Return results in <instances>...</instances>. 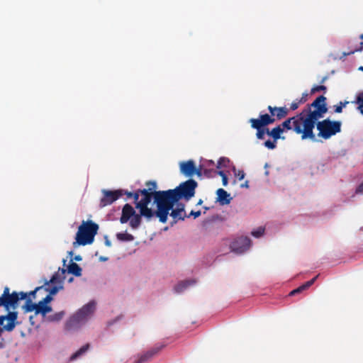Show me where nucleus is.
<instances>
[{
    "label": "nucleus",
    "instance_id": "52",
    "mask_svg": "<svg viewBox=\"0 0 363 363\" xmlns=\"http://www.w3.org/2000/svg\"><path fill=\"white\" fill-rule=\"evenodd\" d=\"M72 281H73V278H72V277L69 278V280H68L69 282H72Z\"/></svg>",
    "mask_w": 363,
    "mask_h": 363
},
{
    "label": "nucleus",
    "instance_id": "26",
    "mask_svg": "<svg viewBox=\"0 0 363 363\" xmlns=\"http://www.w3.org/2000/svg\"><path fill=\"white\" fill-rule=\"evenodd\" d=\"M116 238L121 241H132L134 240L133 235L128 233H119L116 234Z\"/></svg>",
    "mask_w": 363,
    "mask_h": 363
},
{
    "label": "nucleus",
    "instance_id": "6",
    "mask_svg": "<svg viewBox=\"0 0 363 363\" xmlns=\"http://www.w3.org/2000/svg\"><path fill=\"white\" fill-rule=\"evenodd\" d=\"M26 298V294L23 291L10 292V289L5 286L3 294L0 296V306H3L9 312H16L18 307V302Z\"/></svg>",
    "mask_w": 363,
    "mask_h": 363
},
{
    "label": "nucleus",
    "instance_id": "37",
    "mask_svg": "<svg viewBox=\"0 0 363 363\" xmlns=\"http://www.w3.org/2000/svg\"><path fill=\"white\" fill-rule=\"evenodd\" d=\"M64 312L62 311L57 313L51 317V320L58 321L62 318Z\"/></svg>",
    "mask_w": 363,
    "mask_h": 363
},
{
    "label": "nucleus",
    "instance_id": "11",
    "mask_svg": "<svg viewBox=\"0 0 363 363\" xmlns=\"http://www.w3.org/2000/svg\"><path fill=\"white\" fill-rule=\"evenodd\" d=\"M197 186L198 184L195 180L189 179L187 181L181 183L173 190L178 201L182 199H184L188 201L194 196Z\"/></svg>",
    "mask_w": 363,
    "mask_h": 363
},
{
    "label": "nucleus",
    "instance_id": "24",
    "mask_svg": "<svg viewBox=\"0 0 363 363\" xmlns=\"http://www.w3.org/2000/svg\"><path fill=\"white\" fill-rule=\"evenodd\" d=\"M89 348V344H86L84 346H82L79 350H78L76 352H74L71 357L70 360L73 361L78 357H79L81 355L84 354Z\"/></svg>",
    "mask_w": 363,
    "mask_h": 363
},
{
    "label": "nucleus",
    "instance_id": "22",
    "mask_svg": "<svg viewBox=\"0 0 363 363\" xmlns=\"http://www.w3.org/2000/svg\"><path fill=\"white\" fill-rule=\"evenodd\" d=\"M317 277H318V276L315 277L314 278H313L312 279L306 281V283H304L301 286H298V288L292 290L289 293V296H294L296 294H300L302 291L308 289L311 286H312L313 284V283L316 280Z\"/></svg>",
    "mask_w": 363,
    "mask_h": 363
},
{
    "label": "nucleus",
    "instance_id": "51",
    "mask_svg": "<svg viewBox=\"0 0 363 363\" xmlns=\"http://www.w3.org/2000/svg\"><path fill=\"white\" fill-rule=\"evenodd\" d=\"M358 69L363 72V66L359 67Z\"/></svg>",
    "mask_w": 363,
    "mask_h": 363
},
{
    "label": "nucleus",
    "instance_id": "38",
    "mask_svg": "<svg viewBox=\"0 0 363 363\" xmlns=\"http://www.w3.org/2000/svg\"><path fill=\"white\" fill-rule=\"evenodd\" d=\"M121 192V196L123 195H126L128 198H132V196L133 195V192H130L126 190L123 189H118Z\"/></svg>",
    "mask_w": 363,
    "mask_h": 363
},
{
    "label": "nucleus",
    "instance_id": "35",
    "mask_svg": "<svg viewBox=\"0 0 363 363\" xmlns=\"http://www.w3.org/2000/svg\"><path fill=\"white\" fill-rule=\"evenodd\" d=\"M352 103L358 104H363V91L359 92L356 97V100L353 101Z\"/></svg>",
    "mask_w": 363,
    "mask_h": 363
},
{
    "label": "nucleus",
    "instance_id": "12",
    "mask_svg": "<svg viewBox=\"0 0 363 363\" xmlns=\"http://www.w3.org/2000/svg\"><path fill=\"white\" fill-rule=\"evenodd\" d=\"M18 312H9L6 315H0V335L4 331L11 332L18 325Z\"/></svg>",
    "mask_w": 363,
    "mask_h": 363
},
{
    "label": "nucleus",
    "instance_id": "5",
    "mask_svg": "<svg viewBox=\"0 0 363 363\" xmlns=\"http://www.w3.org/2000/svg\"><path fill=\"white\" fill-rule=\"evenodd\" d=\"M95 306L96 304L94 301H91L84 306L67 321L65 325L66 330H73L79 328L94 313Z\"/></svg>",
    "mask_w": 363,
    "mask_h": 363
},
{
    "label": "nucleus",
    "instance_id": "4",
    "mask_svg": "<svg viewBox=\"0 0 363 363\" xmlns=\"http://www.w3.org/2000/svg\"><path fill=\"white\" fill-rule=\"evenodd\" d=\"M98 230V224L92 220L82 221L76 234V241L73 243L74 246L91 244L94 242V236L97 234Z\"/></svg>",
    "mask_w": 363,
    "mask_h": 363
},
{
    "label": "nucleus",
    "instance_id": "13",
    "mask_svg": "<svg viewBox=\"0 0 363 363\" xmlns=\"http://www.w3.org/2000/svg\"><path fill=\"white\" fill-rule=\"evenodd\" d=\"M62 279L60 277V274L59 272L53 274L50 281H45V284L42 286L43 290L45 291L49 292L47 296H50L52 297L53 295H55L60 289H62L63 287L62 286Z\"/></svg>",
    "mask_w": 363,
    "mask_h": 363
},
{
    "label": "nucleus",
    "instance_id": "53",
    "mask_svg": "<svg viewBox=\"0 0 363 363\" xmlns=\"http://www.w3.org/2000/svg\"><path fill=\"white\" fill-rule=\"evenodd\" d=\"M360 38L363 40V34L360 35Z\"/></svg>",
    "mask_w": 363,
    "mask_h": 363
},
{
    "label": "nucleus",
    "instance_id": "28",
    "mask_svg": "<svg viewBox=\"0 0 363 363\" xmlns=\"http://www.w3.org/2000/svg\"><path fill=\"white\" fill-rule=\"evenodd\" d=\"M43 287L42 286H40L36 287L33 291H31L30 292H24L25 294H26V299L30 298V296H32L33 298H35V296L36 293L38 291H40L43 290Z\"/></svg>",
    "mask_w": 363,
    "mask_h": 363
},
{
    "label": "nucleus",
    "instance_id": "31",
    "mask_svg": "<svg viewBox=\"0 0 363 363\" xmlns=\"http://www.w3.org/2000/svg\"><path fill=\"white\" fill-rule=\"evenodd\" d=\"M326 89H327V88L325 86L318 85V86H313L311 89V94H315V92H318V91H323L324 92H325Z\"/></svg>",
    "mask_w": 363,
    "mask_h": 363
},
{
    "label": "nucleus",
    "instance_id": "27",
    "mask_svg": "<svg viewBox=\"0 0 363 363\" xmlns=\"http://www.w3.org/2000/svg\"><path fill=\"white\" fill-rule=\"evenodd\" d=\"M349 104V101H340L339 104L334 106L335 110L334 111L337 113H340L342 111L343 107H345L347 104Z\"/></svg>",
    "mask_w": 363,
    "mask_h": 363
},
{
    "label": "nucleus",
    "instance_id": "3",
    "mask_svg": "<svg viewBox=\"0 0 363 363\" xmlns=\"http://www.w3.org/2000/svg\"><path fill=\"white\" fill-rule=\"evenodd\" d=\"M259 120L255 118H250L249 123L251 127L257 130L256 137L258 140H264L265 135L271 137L273 140H267L264 143V147L269 150H274L277 147V142L279 139H284V137H281L283 133L280 126L277 125L276 127L269 129L267 126L269 124H259Z\"/></svg>",
    "mask_w": 363,
    "mask_h": 363
},
{
    "label": "nucleus",
    "instance_id": "9",
    "mask_svg": "<svg viewBox=\"0 0 363 363\" xmlns=\"http://www.w3.org/2000/svg\"><path fill=\"white\" fill-rule=\"evenodd\" d=\"M142 217H144V215H141V210H139V213H136L133 207L130 204L126 203L122 208L120 222L123 224L130 221V226L133 229H137L141 224Z\"/></svg>",
    "mask_w": 363,
    "mask_h": 363
},
{
    "label": "nucleus",
    "instance_id": "32",
    "mask_svg": "<svg viewBox=\"0 0 363 363\" xmlns=\"http://www.w3.org/2000/svg\"><path fill=\"white\" fill-rule=\"evenodd\" d=\"M145 185L148 187L150 191H155L157 189V183L155 181H148Z\"/></svg>",
    "mask_w": 363,
    "mask_h": 363
},
{
    "label": "nucleus",
    "instance_id": "2",
    "mask_svg": "<svg viewBox=\"0 0 363 363\" xmlns=\"http://www.w3.org/2000/svg\"><path fill=\"white\" fill-rule=\"evenodd\" d=\"M178 201L173 189L155 191L154 203L157 206V210H152L153 218L157 217L161 223H165L169 211Z\"/></svg>",
    "mask_w": 363,
    "mask_h": 363
},
{
    "label": "nucleus",
    "instance_id": "48",
    "mask_svg": "<svg viewBox=\"0 0 363 363\" xmlns=\"http://www.w3.org/2000/svg\"><path fill=\"white\" fill-rule=\"evenodd\" d=\"M241 186H242V187H247H247H248V182H247V181H246V182H245V184H242V185H241Z\"/></svg>",
    "mask_w": 363,
    "mask_h": 363
},
{
    "label": "nucleus",
    "instance_id": "43",
    "mask_svg": "<svg viewBox=\"0 0 363 363\" xmlns=\"http://www.w3.org/2000/svg\"><path fill=\"white\" fill-rule=\"evenodd\" d=\"M356 193L357 194H362L363 193V182L361 183L358 187L356 189Z\"/></svg>",
    "mask_w": 363,
    "mask_h": 363
},
{
    "label": "nucleus",
    "instance_id": "54",
    "mask_svg": "<svg viewBox=\"0 0 363 363\" xmlns=\"http://www.w3.org/2000/svg\"><path fill=\"white\" fill-rule=\"evenodd\" d=\"M201 202H202V201H201V200H200V201H199V203H199V204H201Z\"/></svg>",
    "mask_w": 363,
    "mask_h": 363
},
{
    "label": "nucleus",
    "instance_id": "33",
    "mask_svg": "<svg viewBox=\"0 0 363 363\" xmlns=\"http://www.w3.org/2000/svg\"><path fill=\"white\" fill-rule=\"evenodd\" d=\"M218 174L222 177V183L223 186H227L228 184V177L223 171H218Z\"/></svg>",
    "mask_w": 363,
    "mask_h": 363
},
{
    "label": "nucleus",
    "instance_id": "41",
    "mask_svg": "<svg viewBox=\"0 0 363 363\" xmlns=\"http://www.w3.org/2000/svg\"><path fill=\"white\" fill-rule=\"evenodd\" d=\"M200 215H201L200 211H191L190 214L189 216H186V217H190L191 216H192L196 218L199 217Z\"/></svg>",
    "mask_w": 363,
    "mask_h": 363
},
{
    "label": "nucleus",
    "instance_id": "39",
    "mask_svg": "<svg viewBox=\"0 0 363 363\" xmlns=\"http://www.w3.org/2000/svg\"><path fill=\"white\" fill-rule=\"evenodd\" d=\"M139 196H140V194L138 192V190H137L136 191L133 192V195L132 196V198H133L134 199V203L136 205L137 203L139 202Z\"/></svg>",
    "mask_w": 363,
    "mask_h": 363
},
{
    "label": "nucleus",
    "instance_id": "16",
    "mask_svg": "<svg viewBox=\"0 0 363 363\" xmlns=\"http://www.w3.org/2000/svg\"><path fill=\"white\" fill-rule=\"evenodd\" d=\"M169 215L172 218V225L177 223L178 220H184L186 217L184 205L183 203H177V208L174 209L172 208Z\"/></svg>",
    "mask_w": 363,
    "mask_h": 363
},
{
    "label": "nucleus",
    "instance_id": "21",
    "mask_svg": "<svg viewBox=\"0 0 363 363\" xmlns=\"http://www.w3.org/2000/svg\"><path fill=\"white\" fill-rule=\"evenodd\" d=\"M218 198L217 200L221 205H227L230 203L232 198L230 194L223 189H218L216 191Z\"/></svg>",
    "mask_w": 363,
    "mask_h": 363
},
{
    "label": "nucleus",
    "instance_id": "7",
    "mask_svg": "<svg viewBox=\"0 0 363 363\" xmlns=\"http://www.w3.org/2000/svg\"><path fill=\"white\" fill-rule=\"evenodd\" d=\"M341 122L339 121H330L328 118L323 121H316V125L318 130V136L325 140L330 138L341 131Z\"/></svg>",
    "mask_w": 363,
    "mask_h": 363
},
{
    "label": "nucleus",
    "instance_id": "44",
    "mask_svg": "<svg viewBox=\"0 0 363 363\" xmlns=\"http://www.w3.org/2000/svg\"><path fill=\"white\" fill-rule=\"evenodd\" d=\"M357 105L358 111H359V112L363 115V104H358Z\"/></svg>",
    "mask_w": 363,
    "mask_h": 363
},
{
    "label": "nucleus",
    "instance_id": "30",
    "mask_svg": "<svg viewBox=\"0 0 363 363\" xmlns=\"http://www.w3.org/2000/svg\"><path fill=\"white\" fill-rule=\"evenodd\" d=\"M229 162V160L225 157H220L218 161L216 167L218 169L221 168L222 167H225L226 164Z\"/></svg>",
    "mask_w": 363,
    "mask_h": 363
},
{
    "label": "nucleus",
    "instance_id": "36",
    "mask_svg": "<svg viewBox=\"0 0 363 363\" xmlns=\"http://www.w3.org/2000/svg\"><path fill=\"white\" fill-rule=\"evenodd\" d=\"M235 175L238 178L239 180H242L245 178V174L242 170L236 171L234 169Z\"/></svg>",
    "mask_w": 363,
    "mask_h": 363
},
{
    "label": "nucleus",
    "instance_id": "50",
    "mask_svg": "<svg viewBox=\"0 0 363 363\" xmlns=\"http://www.w3.org/2000/svg\"><path fill=\"white\" fill-rule=\"evenodd\" d=\"M208 165H214V162L213 160H208Z\"/></svg>",
    "mask_w": 363,
    "mask_h": 363
},
{
    "label": "nucleus",
    "instance_id": "23",
    "mask_svg": "<svg viewBox=\"0 0 363 363\" xmlns=\"http://www.w3.org/2000/svg\"><path fill=\"white\" fill-rule=\"evenodd\" d=\"M195 283L194 280H184L179 282L174 286V291L177 293H181L186 289L189 286L192 285Z\"/></svg>",
    "mask_w": 363,
    "mask_h": 363
},
{
    "label": "nucleus",
    "instance_id": "34",
    "mask_svg": "<svg viewBox=\"0 0 363 363\" xmlns=\"http://www.w3.org/2000/svg\"><path fill=\"white\" fill-rule=\"evenodd\" d=\"M301 104L302 103H301L300 99H296L295 101H294L291 103V104L290 106L289 110L290 109L292 110V111L296 110L298 108L299 105Z\"/></svg>",
    "mask_w": 363,
    "mask_h": 363
},
{
    "label": "nucleus",
    "instance_id": "49",
    "mask_svg": "<svg viewBox=\"0 0 363 363\" xmlns=\"http://www.w3.org/2000/svg\"><path fill=\"white\" fill-rule=\"evenodd\" d=\"M106 245L110 247L111 245V242L108 240H106L105 242Z\"/></svg>",
    "mask_w": 363,
    "mask_h": 363
},
{
    "label": "nucleus",
    "instance_id": "15",
    "mask_svg": "<svg viewBox=\"0 0 363 363\" xmlns=\"http://www.w3.org/2000/svg\"><path fill=\"white\" fill-rule=\"evenodd\" d=\"M104 196L101 199L100 201V207H105L106 206L111 205L120 197H121V192L118 190L110 191V190H103Z\"/></svg>",
    "mask_w": 363,
    "mask_h": 363
},
{
    "label": "nucleus",
    "instance_id": "47",
    "mask_svg": "<svg viewBox=\"0 0 363 363\" xmlns=\"http://www.w3.org/2000/svg\"><path fill=\"white\" fill-rule=\"evenodd\" d=\"M74 259L76 261H81L82 260V257L80 255H77L74 257Z\"/></svg>",
    "mask_w": 363,
    "mask_h": 363
},
{
    "label": "nucleus",
    "instance_id": "10",
    "mask_svg": "<svg viewBox=\"0 0 363 363\" xmlns=\"http://www.w3.org/2000/svg\"><path fill=\"white\" fill-rule=\"evenodd\" d=\"M140 195L143 198L136 203V208L141 210V215H144V218L147 221H150L153 218L152 209L148 207L152 199H154L155 191H151L149 189H138Z\"/></svg>",
    "mask_w": 363,
    "mask_h": 363
},
{
    "label": "nucleus",
    "instance_id": "42",
    "mask_svg": "<svg viewBox=\"0 0 363 363\" xmlns=\"http://www.w3.org/2000/svg\"><path fill=\"white\" fill-rule=\"evenodd\" d=\"M213 172V170L212 169H205L203 170V174L208 177H211V174Z\"/></svg>",
    "mask_w": 363,
    "mask_h": 363
},
{
    "label": "nucleus",
    "instance_id": "20",
    "mask_svg": "<svg viewBox=\"0 0 363 363\" xmlns=\"http://www.w3.org/2000/svg\"><path fill=\"white\" fill-rule=\"evenodd\" d=\"M82 268L75 262H72L68 267L67 269H59L58 272H60V276H63L62 278V279H65V274L67 272L69 274H72L76 277H80L82 275Z\"/></svg>",
    "mask_w": 363,
    "mask_h": 363
},
{
    "label": "nucleus",
    "instance_id": "1",
    "mask_svg": "<svg viewBox=\"0 0 363 363\" xmlns=\"http://www.w3.org/2000/svg\"><path fill=\"white\" fill-rule=\"evenodd\" d=\"M328 111L326 97L323 95L317 97L312 104H308L302 111L296 116L287 118L278 125L282 132L293 130L297 134H301V139L309 138L315 140L313 128L316 121L324 116Z\"/></svg>",
    "mask_w": 363,
    "mask_h": 363
},
{
    "label": "nucleus",
    "instance_id": "14",
    "mask_svg": "<svg viewBox=\"0 0 363 363\" xmlns=\"http://www.w3.org/2000/svg\"><path fill=\"white\" fill-rule=\"evenodd\" d=\"M251 245V240L246 236H240L235 238L230 245L232 252L242 254L246 252Z\"/></svg>",
    "mask_w": 363,
    "mask_h": 363
},
{
    "label": "nucleus",
    "instance_id": "45",
    "mask_svg": "<svg viewBox=\"0 0 363 363\" xmlns=\"http://www.w3.org/2000/svg\"><path fill=\"white\" fill-rule=\"evenodd\" d=\"M195 174H196L197 176H199V177L201 176V174H202V172H201V168H200V169H196Z\"/></svg>",
    "mask_w": 363,
    "mask_h": 363
},
{
    "label": "nucleus",
    "instance_id": "29",
    "mask_svg": "<svg viewBox=\"0 0 363 363\" xmlns=\"http://www.w3.org/2000/svg\"><path fill=\"white\" fill-rule=\"evenodd\" d=\"M264 233V228L262 227H259L257 230H253L252 232V235H253L255 238H259L261 237Z\"/></svg>",
    "mask_w": 363,
    "mask_h": 363
},
{
    "label": "nucleus",
    "instance_id": "8",
    "mask_svg": "<svg viewBox=\"0 0 363 363\" xmlns=\"http://www.w3.org/2000/svg\"><path fill=\"white\" fill-rule=\"evenodd\" d=\"M267 109L270 114H260L259 118V124H273L277 121H281L289 115V108L286 106H268Z\"/></svg>",
    "mask_w": 363,
    "mask_h": 363
},
{
    "label": "nucleus",
    "instance_id": "25",
    "mask_svg": "<svg viewBox=\"0 0 363 363\" xmlns=\"http://www.w3.org/2000/svg\"><path fill=\"white\" fill-rule=\"evenodd\" d=\"M26 303L24 306H23V309L25 313L32 312L35 310V303L32 302L30 298L25 299Z\"/></svg>",
    "mask_w": 363,
    "mask_h": 363
},
{
    "label": "nucleus",
    "instance_id": "46",
    "mask_svg": "<svg viewBox=\"0 0 363 363\" xmlns=\"http://www.w3.org/2000/svg\"><path fill=\"white\" fill-rule=\"evenodd\" d=\"M327 79H328V77L327 76L323 77L322 78V79L320 80V83L321 84L324 83Z\"/></svg>",
    "mask_w": 363,
    "mask_h": 363
},
{
    "label": "nucleus",
    "instance_id": "17",
    "mask_svg": "<svg viewBox=\"0 0 363 363\" xmlns=\"http://www.w3.org/2000/svg\"><path fill=\"white\" fill-rule=\"evenodd\" d=\"M52 300V297L50 296H46L42 301L35 303V314H42L45 315L47 313L52 311V308L47 304Z\"/></svg>",
    "mask_w": 363,
    "mask_h": 363
},
{
    "label": "nucleus",
    "instance_id": "18",
    "mask_svg": "<svg viewBox=\"0 0 363 363\" xmlns=\"http://www.w3.org/2000/svg\"><path fill=\"white\" fill-rule=\"evenodd\" d=\"M165 347L164 344L157 343L154 347L142 354L135 363H145L148 362L153 356L157 354Z\"/></svg>",
    "mask_w": 363,
    "mask_h": 363
},
{
    "label": "nucleus",
    "instance_id": "19",
    "mask_svg": "<svg viewBox=\"0 0 363 363\" xmlns=\"http://www.w3.org/2000/svg\"><path fill=\"white\" fill-rule=\"evenodd\" d=\"M180 171L186 177H191L195 174L196 166L193 160H188L180 163Z\"/></svg>",
    "mask_w": 363,
    "mask_h": 363
},
{
    "label": "nucleus",
    "instance_id": "40",
    "mask_svg": "<svg viewBox=\"0 0 363 363\" xmlns=\"http://www.w3.org/2000/svg\"><path fill=\"white\" fill-rule=\"evenodd\" d=\"M308 97V94L307 92H305L302 94L301 98L300 99V101L302 104H304L307 100Z\"/></svg>",
    "mask_w": 363,
    "mask_h": 363
}]
</instances>
